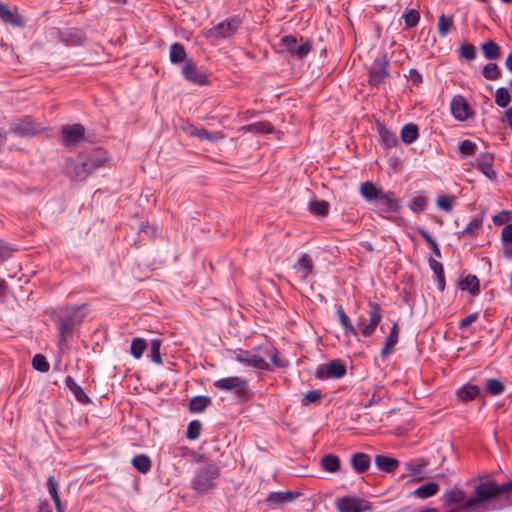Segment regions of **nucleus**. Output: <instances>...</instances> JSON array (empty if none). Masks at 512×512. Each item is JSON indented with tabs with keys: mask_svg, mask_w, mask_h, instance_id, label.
Segmentation results:
<instances>
[{
	"mask_svg": "<svg viewBox=\"0 0 512 512\" xmlns=\"http://www.w3.org/2000/svg\"><path fill=\"white\" fill-rule=\"evenodd\" d=\"M85 318L82 306L65 307L60 310L58 320V346L60 350L66 347L72 335L73 328Z\"/></svg>",
	"mask_w": 512,
	"mask_h": 512,
	"instance_id": "f257e3e1",
	"label": "nucleus"
},
{
	"mask_svg": "<svg viewBox=\"0 0 512 512\" xmlns=\"http://www.w3.org/2000/svg\"><path fill=\"white\" fill-rule=\"evenodd\" d=\"M512 492V480L497 484L494 480L481 481L475 485V497L468 503L469 508L479 509L485 502H492L499 495Z\"/></svg>",
	"mask_w": 512,
	"mask_h": 512,
	"instance_id": "f03ea898",
	"label": "nucleus"
},
{
	"mask_svg": "<svg viewBox=\"0 0 512 512\" xmlns=\"http://www.w3.org/2000/svg\"><path fill=\"white\" fill-rule=\"evenodd\" d=\"M219 476L220 468L214 463H207L196 469L190 488L198 494H207L216 488Z\"/></svg>",
	"mask_w": 512,
	"mask_h": 512,
	"instance_id": "7ed1b4c3",
	"label": "nucleus"
},
{
	"mask_svg": "<svg viewBox=\"0 0 512 512\" xmlns=\"http://www.w3.org/2000/svg\"><path fill=\"white\" fill-rule=\"evenodd\" d=\"M214 387L222 391H234V395L239 401L246 402L253 397V393L248 386V380L239 376H230L216 380Z\"/></svg>",
	"mask_w": 512,
	"mask_h": 512,
	"instance_id": "20e7f679",
	"label": "nucleus"
},
{
	"mask_svg": "<svg viewBox=\"0 0 512 512\" xmlns=\"http://www.w3.org/2000/svg\"><path fill=\"white\" fill-rule=\"evenodd\" d=\"M475 497V489L473 490V495L469 498H466V493L460 488H452L447 491L442 496L443 505L450 506L453 504H458L459 507L454 512H487L489 510V505L491 502H485L481 505V508H469L468 503Z\"/></svg>",
	"mask_w": 512,
	"mask_h": 512,
	"instance_id": "39448f33",
	"label": "nucleus"
},
{
	"mask_svg": "<svg viewBox=\"0 0 512 512\" xmlns=\"http://www.w3.org/2000/svg\"><path fill=\"white\" fill-rule=\"evenodd\" d=\"M241 24L242 21L237 16L227 18L219 23H211V26L206 30V36L222 39L230 38L237 32Z\"/></svg>",
	"mask_w": 512,
	"mask_h": 512,
	"instance_id": "423d86ee",
	"label": "nucleus"
},
{
	"mask_svg": "<svg viewBox=\"0 0 512 512\" xmlns=\"http://www.w3.org/2000/svg\"><path fill=\"white\" fill-rule=\"evenodd\" d=\"M280 47L283 51L289 52L297 58L305 57L311 51V42L308 39L300 38V41L294 35H286L281 39Z\"/></svg>",
	"mask_w": 512,
	"mask_h": 512,
	"instance_id": "0eeeda50",
	"label": "nucleus"
},
{
	"mask_svg": "<svg viewBox=\"0 0 512 512\" xmlns=\"http://www.w3.org/2000/svg\"><path fill=\"white\" fill-rule=\"evenodd\" d=\"M389 60L386 53L377 56L374 59L372 67L369 73V83L372 86H380L384 83V80L389 77L390 73L388 70Z\"/></svg>",
	"mask_w": 512,
	"mask_h": 512,
	"instance_id": "6e6552de",
	"label": "nucleus"
},
{
	"mask_svg": "<svg viewBox=\"0 0 512 512\" xmlns=\"http://www.w3.org/2000/svg\"><path fill=\"white\" fill-rule=\"evenodd\" d=\"M346 374V366L341 360H331L318 366L315 377L320 380L340 379Z\"/></svg>",
	"mask_w": 512,
	"mask_h": 512,
	"instance_id": "1a4fd4ad",
	"label": "nucleus"
},
{
	"mask_svg": "<svg viewBox=\"0 0 512 512\" xmlns=\"http://www.w3.org/2000/svg\"><path fill=\"white\" fill-rule=\"evenodd\" d=\"M181 74L185 80L199 86L206 85L209 82L208 74L199 69L191 59L185 61Z\"/></svg>",
	"mask_w": 512,
	"mask_h": 512,
	"instance_id": "9d476101",
	"label": "nucleus"
},
{
	"mask_svg": "<svg viewBox=\"0 0 512 512\" xmlns=\"http://www.w3.org/2000/svg\"><path fill=\"white\" fill-rule=\"evenodd\" d=\"M339 512H364L371 509L369 502L357 497H341L336 500Z\"/></svg>",
	"mask_w": 512,
	"mask_h": 512,
	"instance_id": "9b49d317",
	"label": "nucleus"
},
{
	"mask_svg": "<svg viewBox=\"0 0 512 512\" xmlns=\"http://www.w3.org/2000/svg\"><path fill=\"white\" fill-rule=\"evenodd\" d=\"M377 212L383 217H387L388 213H397L400 208V202L393 192H383L379 199L375 202Z\"/></svg>",
	"mask_w": 512,
	"mask_h": 512,
	"instance_id": "f8f14e48",
	"label": "nucleus"
},
{
	"mask_svg": "<svg viewBox=\"0 0 512 512\" xmlns=\"http://www.w3.org/2000/svg\"><path fill=\"white\" fill-rule=\"evenodd\" d=\"M370 310L368 312L369 322L364 324V320H361L358 325L361 326V334L364 337H370L376 330L377 326L382 320V314L380 306L376 303H369Z\"/></svg>",
	"mask_w": 512,
	"mask_h": 512,
	"instance_id": "ddd939ff",
	"label": "nucleus"
},
{
	"mask_svg": "<svg viewBox=\"0 0 512 512\" xmlns=\"http://www.w3.org/2000/svg\"><path fill=\"white\" fill-rule=\"evenodd\" d=\"M61 133L64 145L74 147L84 139L85 128L81 124L65 125Z\"/></svg>",
	"mask_w": 512,
	"mask_h": 512,
	"instance_id": "4468645a",
	"label": "nucleus"
},
{
	"mask_svg": "<svg viewBox=\"0 0 512 512\" xmlns=\"http://www.w3.org/2000/svg\"><path fill=\"white\" fill-rule=\"evenodd\" d=\"M450 111L453 117L459 121H465L473 115L471 106L461 95H456L452 98Z\"/></svg>",
	"mask_w": 512,
	"mask_h": 512,
	"instance_id": "2eb2a0df",
	"label": "nucleus"
},
{
	"mask_svg": "<svg viewBox=\"0 0 512 512\" xmlns=\"http://www.w3.org/2000/svg\"><path fill=\"white\" fill-rule=\"evenodd\" d=\"M235 360L239 363L257 368L260 370H268V362L260 355L251 353L249 351H240L235 355Z\"/></svg>",
	"mask_w": 512,
	"mask_h": 512,
	"instance_id": "dca6fc26",
	"label": "nucleus"
},
{
	"mask_svg": "<svg viewBox=\"0 0 512 512\" xmlns=\"http://www.w3.org/2000/svg\"><path fill=\"white\" fill-rule=\"evenodd\" d=\"M9 131L17 136L25 137L37 133L38 129L29 117L11 122Z\"/></svg>",
	"mask_w": 512,
	"mask_h": 512,
	"instance_id": "f3484780",
	"label": "nucleus"
},
{
	"mask_svg": "<svg viewBox=\"0 0 512 512\" xmlns=\"http://www.w3.org/2000/svg\"><path fill=\"white\" fill-rule=\"evenodd\" d=\"M0 19L11 26L23 27L25 21L17 12V9H10L7 5L0 3Z\"/></svg>",
	"mask_w": 512,
	"mask_h": 512,
	"instance_id": "a211bd4d",
	"label": "nucleus"
},
{
	"mask_svg": "<svg viewBox=\"0 0 512 512\" xmlns=\"http://www.w3.org/2000/svg\"><path fill=\"white\" fill-rule=\"evenodd\" d=\"M493 161L494 156L490 153L482 154L477 160V169L491 181L497 178V173L493 169Z\"/></svg>",
	"mask_w": 512,
	"mask_h": 512,
	"instance_id": "6ab92c4d",
	"label": "nucleus"
},
{
	"mask_svg": "<svg viewBox=\"0 0 512 512\" xmlns=\"http://www.w3.org/2000/svg\"><path fill=\"white\" fill-rule=\"evenodd\" d=\"M299 496V492L292 491H277L271 492L265 502L268 505L276 506L294 501Z\"/></svg>",
	"mask_w": 512,
	"mask_h": 512,
	"instance_id": "aec40b11",
	"label": "nucleus"
},
{
	"mask_svg": "<svg viewBox=\"0 0 512 512\" xmlns=\"http://www.w3.org/2000/svg\"><path fill=\"white\" fill-rule=\"evenodd\" d=\"M313 268V259L307 253H303L298 261L294 264V269L300 275L301 279H306L313 272Z\"/></svg>",
	"mask_w": 512,
	"mask_h": 512,
	"instance_id": "412c9836",
	"label": "nucleus"
},
{
	"mask_svg": "<svg viewBox=\"0 0 512 512\" xmlns=\"http://www.w3.org/2000/svg\"><path fill=\"white\" fill-rule=\"evenodd\" d=\"M483 218L481 216H473L467 226L457 232L458 238L477 236L482 230Z\"/></svg>",
	"mask_w": 512,
	"mask_h": 512,
	"instance_id": "4be33fe9",
	"label": "nucleus"
},
{
	"mask_svg": "<svg viewBox=\"0 0 512 512\" xmlns=\"http://www.w3.org/2000/svg\"><path fill=\"white\" fill-rule=\"evenodd\" d=\"M384 191L373 182L366 181L360 185V194L368 202H376Z\"/></svg>",
	"mask_w": 512,
	"mask_h": 512,
	"instance_id": "5701e85b",
	"label": "nucleus"
},
{
	"mask_svg": "<svg viewBox=\"0 0 512 512\" xmlns=\"http://www.w3.org/2000/svg\"><path fill=\"white\" fill-rule=\"evenodd\" d=\"M370 456L363 452L354 453L350 457V464L357 473H364L370 467Z\"/></svg>",
	"mask_w": 512,
	"mask_h": 512,
	"instance_id": "b1692460",
	"label": "nucleus"
},
{
	"mask_svg": "<svg viewBox=\"0 0 512 512\" xmlns=\"http://www.w3.org/2000/svg\"><path fill=\"white\" fill-rule=\"evenodd\" d=\"M104 163V160L98 157H91L86 161H82L80 164L76 165L75 171L77 176L86 177L94 169L100 167Z\"/></svg>",
	"mask_w": 512,
	"mask_h": 512,
	"instance_id": "393cba45",
	"label": "nucleus"
},
{
	"mask_svg": "<svg viewBox=\"0 0 512 512\" xmlns=\"http://www.w3.org/2000/svg\"><path fill=\"white\" fill-rule=\"evenodd\" d=\"M398 340H399V328H398V324L394 323L393 326L391 327L389 335L387 336V338L385 340L384 346L381 349L380 356L382 358L387 357L392 352L395 345L398 343Z\"/></svg>",
	"mask_w": 512,
	"mask_h": 512,
	"instance_id": "a878e982",
	"label": "nucleus"
},
{
	"mask_svg": "<svg viewBox=\"0 0 512 512\" xmlns=\"http://www.w3.org/2000/svg\"><path fill=\"white\" fill-rule=\"evenodd\" d=\"M428 264L430 269L434 272L436 286L440 291L445 289V276L443 265L434 258H429Z\"/></svg>",
	"mask_w": 512,
	"mask_h": 512,
	"instance_id": "bb28decb",
	"label": "nucleus"
},
{
	"mask_svg": "<svg viewBox=\"0 0 512 512\" xmlns=\"http://www.w3.org/2000/svg\"><path fill=\"white\" fill-rule=\"evenodd\" d=\"M375 464L379 470L387 473L393 472L399 465V461L384 455L375 456Z\"/></svg>",
	"mask_w": 512,
	"mask_h": 512,
	"instance_id": "cd10ccee",
	"label": "nucleus"
},
{
	"mask_svg": "<svg viewBox=\"0 0 512 512\" xmlns=\"http://www.w3.org/2000/svg\"><path fill=\"white\" fill-rule=\"evenodd\" d=\"M47 488H48V493L55 504L56 512H64V506L60 500L58 490H57L58 483L55 480L54 476L48 477Z\"/></svg>",
	"mask_w": 512,
	"mask_h": 512,
	"instance_id": "c85d7f7f",
	"label": "nucleus"
},
{
	"mask_svg": "<svg viewBox=\"0 0 512 512\" xmlns=\"http://www.w3.org/2000/svg\"><path fill=\"white\" fill-rule=\"evenodd\" d=\"M273 129V125L268 121L255 122L240 128L241 131L257 134H269L273 131Z\"/></svg>",
	"mask_w": 512,
	"mask_h": 512,
	"instance_id": "c756f323",
	"label": "nucleus"
},
{
	"mask_svg": "<svg viewBox=\"0 0 512 512\" xmlns=\"http://www.w3.org/2000/svg\"><path fill=\"white\" fill-rule=\"evenodd\" d=\"M483 56L487 60H497L501 56L500 46L493 40H489L481 45Z\"/></svg>",
	"mask_w": 512,
	"mask_h": 512,
	"instance_id": "7c9ffc66",
	"label": "nucleus"
},
{
	"mask_svg": "<svg viewBox=\"0 0 512 512\" xmlns=\"http://www.w3.org/2000/svg\"><path fill=\"white\" fill-rule=\"evenodd\" d=\"M400 136L405 144H412L419 136L418 126L414 123L405 124L401 129Z\"/></svg>",
	"mask_w": 512,
	"mask_h": 512,
	"instance_id": "2f4dec72",
	"label": "nucleus"
},
{
	"mask_svg": "<svg viewBox=\"0 0 512 512\" xmlns=\"http://www.w3.org/2000/svg\"><path fill=\"white\" fill-rule=\"evenodd\" d=\"M65 386L74 394L75 398L81 403L90 402L89 397L83 389L75 382L71 376L65 378Z\"/></svg>",
	"mask_w": 512,
	"mask_h": 512,
	"instance_id": "473e14b6",
	"label": "nucleus"
},
{
	"mask_svg": "<svg viewBox=\"0 0 512 512\" xmlns=\"http://www.w3.org/2000/svg\"><path fill=\"white\" fill-rule=\"evenodd\" d=\"M479 394H480L479 387L476 385H472V384L463 385L462 387H460L457 390V396L463 402L471 401V400L475 399L476 397H478Z\"/></svg>",
	"mask_w": 512,
	"mask_h": 512,
	"instance_id": "72a5a7b5",
	"label": "nucleus"
},
{
	"mask_svg": "<svg viewBox=\"0 0 512 512\" xmlns=\"http://www.w3.org/2000/svg\"><path fill=\"white\" fill-rule=\"evenodd\" d=\"M211 404V398L208 396H194L189 402V411L192 413H201Z\"/></svg>",
	"mask_w": 512,
	"mask_h": 512,
	"instance_id": "f704fd0d",
	"label": "nucleus"
},
{
	"mask_svg": "<svg viewBox=\"0 0 512 512\" xmlns=\"http://www.w3.org/2000/svg\"><path fill=\"white\" fill-rule=\"evenodd\" d=\"M187 53L184 46L180 43H173L169 49V59L171 63L178 64L187 61Z\"/></svg>",
	"mask_w": 512,
	"mask_h": 512,
	"instance_id": "c9c22d12",
	"label": "nucleus"
},
{
	"mask_svg": "<svg viewBox=\"0 0 512 512\" xmlns=\"http://www.w3.org/2000/svg\"><path fill=\"white\" fill-rule=\"evenodd\" d=\"M454 28V19L453 16H448L445 14H441L438 17L437 29L438 34L441 38L447 36V34Z\"/></svg>",
	"mask_w": 512,
	"mask_h": 512,
	"instance_id": "e433bc0d",
	"label": "nucleus"
},
{
	"mask_svg": "<svg viewBox=\"0 0 512 512\" xmlns=\"http://www.w3.org/2000/svg\"><path fill=\"white\" fill-rule=\"evenodd\" d=\"M439 491V485L435 482H428L419 486L414 492V496L420 499H426L434 496Z\"/></svg>",
	"mask_w": 512,
	"mask_h": 512,
	"instance_id": "4c0bfd02",
	"label": "nucleus"
},
{
	"mask_svg": "<svg viewBox=\"0 0 512 512\" xmlns=\"http://www.w3.org/2000/svg\"><path fill=\"white\" fill-rule=\"evenodd\" d=\"M336 313H337L340 324L342 325V327L345 330V334L357 336V330L352 325V322H351L349 316L345 313L344 309L342 307H339L337 309Z\"/></svg>",
	"mask_w": 512,
	"mask_h": 512,
	"instance_id": "58836bf2",
	"label": "nucleus"
},
{
	"mask_svg": "<svg viewBox=\"0 0 512 512\" xmlns=\"http://www.w3.org/2000/svg\"><path fill=\"white\" fill-rule=\"evenodd\" d=\"M132 465L137 471L145 474L151 469V460L147 455L139 454L133 457Z\"/></svg>",
	"mask_w": 512,
	"mask_h": 512,
	"instance_id": "ea45409f",
	"label": "nucleus"
},
{
	"mask_svg": "<svg viewBox=\"0 0 512 512\" xmlns=\"http://www.w3.org/2000/svg\"><path fill=\"white\" fill-rule=\"evenodd\" d=\"M320 463L324 470L331 473L338 471L340 468V459L334 454H328L324 456Z\"/></svg>",
	"mask_w": 512,
	"mask_h": 512,
	"instance_id": "a19ab883",
	"label": "nucleus"
},
{
	"mask_svg": "<svg viewBox=\"0 0 512 512\" xmlns=\"http://www.w3.org/2000/svg\"><path fill=\"white\" fill-rule=\"evenodd\" d=\"M329 203L325 200H315L309 204V211L317 216L325 217L328 215Z\"/></svg>",
	"mask_w": 512,
	"mask_h": 512,
	"instance_id": "79ce46f5",
	"label": "nucleus"
},
{
	"mask_svg": "<svg viewBox=\"0 0 512 512\" xmlns=\"http://www.w3.org/2000/svg\"><path fill=\"white\" fill-rule=\"evenodd\" d=\"M402 18L405 23V28L410 29L415 27L420 20V13L416 9H407L403 15Z\"/></svg>",
	"mask_w": 512,
	"mask_h": 512,
	"instance_id": "37998d69",
	"label": "nucleus"
},
{
	"mask_svg": "<svg viewBox=\"0 0 512 512\" xmlns=\"http://www.w3.org/2000/svg\"><path fill=\"white\" fill-rule=\"evenodd\" d=\"M462 290H468L471 294L476 295L479 292V280L474 275H468L460 283Z\"/></svg>",
	"mask_w": 512,
	"mask_h": 512,
	"instance_id": "c03bdc74",
	"label": "nucleus"
},
{
	"mask_svg": "<svg viewBox=\"0 0 512 512\" xmlns=\"http://www.w3.org/2000/svg\"><path fill=\"white\" fill-rule=\"evenodd\" d=\"M224 137L225 136L221 131L210 132V131L206 130L205 128H200L197 138L201 141H208L211 143H216V142L224 139Z\"/></svg>",
	"mask_w": 512,
	"mask_h": 512,
	"instance_id": "a18cd8bd",
	"label": "nucleus"
},
{
	"mask_svg": "<svg viewBox=\"0 0 512 512\" xmlns=\"http://www.w3.org/2000/svg\"><path fill=\"white\" fill-rule=\"evenodd\" d=\"M147 348V343L143 338H134L131 342L130 352L135 359L142 357Z\"/></svg>",
	"mask_w": 512,
	"mask_h": 512,
	"instance_id": "49530a36",
	"label": "nucleus"
},
{
	"mask_svg": "<svg viewBox=\"0 0 512 512\" xmlns=\"http://www.w3.org/2000/svg\"><path fill=\"white\" fill-rule=\"evenodd\" d=\"M494 97L496 105L501 108L507 107L511 102V95L509 94L508 90L504 87L496 89Z\"/></svg>",
	"mask_w": 512,
	"mask_h": 512,
	"instance_id": "de8ad7c7",
	"label": "nucleus"
},
{
	"mask_svg": "<svg viewBox=\"0 0 512 512\" xmlns=\"http://www.w3.org/2000/svg\"><path fill=\"white\" fill-rule=\"evenodd\" d=\"M379 134H380L382 143L387 148L395 147L398 144V139H397V136H396V134L394 132H391L388 129L382 127L379 130Z\"/></svg>",
	"mask_w": 512,
	"mask_h": 512,
	"instance_id": "09e8293b",
	"label": "nucleus"
},
{
	"mask_svg": "<svg viewBox=\"0 0 512 512\" xmlns=\"http://www.w3.org/2000/svg\"><path fill=\"white\" fill-rule=\"evenodd\" d=\"M486 391L491 395H500L505 391V385L498 379L490 378L486 380Z\"/></svg>",
	"mask_w": 512,
	"mask_h": 512,
	"instance_id": "8fccbe9b",
	"label": "nucleus"
},
{
	"mask_svg": "<svg viewBox=\"0 0 512 512\" xmlns=\"http://www.w3.org/2000/svg\"><path fill=\"white\" fill-rule=\"evenodd\" d=\"M428 465V461L425 459H417L411 463H406L405 467L406 470L410 473L412 476L419 475L423 468Z\"/></svg>",
	"mask_w": 512,
	"mask_h": 512,
	"instance_id": "3c124183",
	"label": "nucleus"
},
{
	"mask_svg": "<svg viewBox=\"0 0 512 512\" xmlns=\"http://www.w3.org/2000/svg\"><path fill=\"white\" fill-rule=\"evenodd\" d=\"M459 152L461 156L467 157L475 154L477 145L470 140H463L458 144Z\"/></svg>",
	"mask_w": 512,
	"mask_h": 512,
	"instance_id": "603ef678",
	"label": "nucleus"
},
{
	"mask_svg": "<svg viewBox=\"0 0 512 512\" xmlns=\"http://www.w3.org/2000/svg\"><path fill=\"white\" fill-rule=\"evenodd\" d=\"M202 424L198 420L191 421L188 424L186 437L190 440H196L199 438L201 433Z\"/></svg>",
	"mask_w": 512,
	"mask_h": 512,
	"instance_id": "864d4df0",
	"label": "nucleus"
},
{
	"mask_svg": "<svg viewBox=\"0 0 512 512\" xmlns=\"http://www.w3.org/2000/svg\"><path fill=\"white\" fill-rule=\"evenodd\" d=\"M482 74L488 80H496L500 77V70L495 63H488L483 67Z\"/></svg>",
	"mask_w": 512,
	"mask_h": 512,
	"instance_id": "5fc2aeb1",
	"label": "nucleus"
},
{
	"mask_svg": "<svg viewBox=\"0 0 512 512\" xmlns=\"http://www.w3.org/2000/svg\"><path fill=\"white\" fill-rule=\"evenodd\" d=\"M32 366L35 370L40 372H47L50 368L47 359L42 354L34 355L32 359Z\"/></svg>",
	"mask_w": 512,
	"mask_h": 512,
	"instance_id": "6e6d98bb",
	"label": "nucleus"
},
{
	"mask_svg": "<svg viewBox=\"0 0 512 512\" xmlns=\"http://www.w3.org/2000/svg\"><path fill=\"white\" fill-rule=\"evenodd\" d=\"M161 344H162V341L160 339H153L151 341V360L157 365L163 364L161 354H160Z\"/></svg>",
	"mask_w": 512,
	"mask_h": 512,
	"instance_id": "4d7b16f0",
	"label": "nucleus"
},
{
	"mask_svg": "<svg viewBox=\"0 0 512 512\" xmlns=\"http://www.w3.org/2000/svg\"><path fill=\"white\" fill-rule=\"evenodd\" d=\"M460 57L473 61L476 58V49L472 44L462 43L459 49Z\"/></svg>",
	"mask_w": 512,
	"mask_h": 512,
	"instance_id": "13d9d810",
	"label": "nucleus"
},
{
	"mask_svg": "<svg viewBox=\"0 0 512 512\" xmlns=\"http://www.w3.org/2000/svg\"><path fill=\"white\" fill-rule=\"evenodd\" d=\"M427 203L428 199L425 196L419 195L413 198L409 205V208L413 212L419 213L425 210Z\"/></svg>",
	"mask_w": 512,
	"mask_h": 512,
	"instance_id": "bf43d9fd",
	"label": "nucleus"
},
{
	"mask_svg": "<svg viewBox=\"0 0 512 512\" xmlns=\"http://www.w3.org/2000/svg\"><path fill=\"white\" fill-rule=\"evenodd\" d=\"M321 392L319 390H310L304 394L301 402L303 405H310L318 403L321 399Z\"/></svg>",
	"mask_w": 512,
	"mask_h": 512,
	"instance_id": "052dcab7",
	"label": "nucleus"
},
{
	"mask_svg": "<svg viewBox=\"0 0 512 512\" xmlns=\"http://www.w3.org/2000/svg\"><path fill=\"white\" fill-rule=\"evenodd\" d=\"M453 201H454L453 197L441 196V197L437 198L436 204L441 210L446 211V212H451L452 208H453Z\"/></svg>",
	"mask_w": 512,
	"mask_h": 512,
	"instance_id": "680f3d73",
	"label": "nucleus"
},
{
	"mask_svg": "<svg viewBox=\"0 0 512 512\" xmlns=\"http://www.w3.org/2000/svg\"><path fill=\"white\" fill-rule=\"evenodd\" d=\"M478 316L479 315L477 312L470 313L469 315H467L466 317H464L463 319L460 320L459 328L460 329L468 328L472 323H474L478 319Z\"/></svg>",
	"mask_w": 512,
	"mask_h": 512,
	"instance_id": "e2e57ef3",
	"label": "nucleus"
},
{
	"mask_svg": "<svg viewBox=\"0 0 512 512\" xmlns=\"http://www.w3.org/2000/svg\"><path fill=\"white\" fill-rule=\"evenodd\" d=\"M262 350L264 351L265 355L271 360V362L275 366H279L277 363V350L271 345H266L262 347Z\"/></svg>",
	"mask_w": 512,
	"mask_h": 512,
	"instance_id": "0e129e2a",
	"label": "nucleus"
},
{
	"mask_svg": "<svg viewBox=\"0 0 512 512\" xmlns=\"http://www.w3.org/2000/svg\"><path fill=\"white\" fill-rule=\"evenodd\" d=\"M408 77L415 86H419L423 82L422 75L417 69H410Z\"/></svg>",
	"mask_w": 512,
	"mask_h": 512,
	"instance_id": "69168bd1",
	"label": "nucleus"
},
{
	"mask_svg": "<svg viewBox=\"0 0 512 512\" xmlns=\"http://www.w3.org/2000/svg\"><path fill=\"white\" fill-rule=\"evenodd\" d=\"M501 242H512V224H506L501 231Z\"/></svg>",
	"mask_w": 512,
	"mask_h": 512,
	"instance_id": "338daca9",
	"label": "nucleus"
},
{
	"mask_svg": "<svg viewBox=\"0 0 512 512\" xmlns=\"http://www.w3.org/2000/svg\"><path fill=\"white\" fill-rule=\"evenodd\" d=\"M501 245L504 257L512 260V242H501Z\"/></svg>",
	"mask_w": 512,
	"mask_h": 512,
	"instance_id": "774afa93",
	"label": "nucleus"
}]
</instances>
